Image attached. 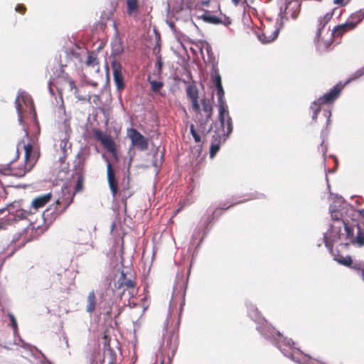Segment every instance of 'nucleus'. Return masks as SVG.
I'll list each match as a JSON object with an SVG mask.
<instances>
[{
    "label": "nucleus",
    "instance_id": "f257e3e1",
    "mask_svg": "<svg viewBox=\"0 0 364 364\" xmlns=\"http://www.w3.org/2000/svg\"><path fill=\"white\" fill-rule=\"evenodd\" d=\"M249 316L258 323L257 329L267 339L271 341L281 350L283 355L299 364H319V362L307 355L304 354L299 349L294 347L295 345L291 339L284 338L276 331L264 318H262L257 307L252 303L247 304Z\"/></svg>",
    "mask_w": 364,
    "mask_h": 364
},
{
    "label": "nucleus",
    "instance_id": "f03ea898",
    "mask_svg": "<svg viewBox=\"0 0 364 364\" xmlns=\"http://www.w3.org/2000/svg\"><path fill=\"white\" fill-rule=\"evenodd\" d=\"M329 212L331 219L333 220V224L331 225V228L324 233L323 242L329 252H332L334 243L341 242L339 245L345 246L350 243L346 238V242L341 241L344 235L341 234V232L342 227H343L346 230V225L351 224V223H349L346 219L343 218V213L338 209L336 203L330 205ZM345 237H346V234Z\"/></svg>",
    "mask_w": 364,
    "mask_h": 364
},
{
    "label": "nucleus",
    "instance_id": "7ed1b4c3",
    "mask_svg": "<svg viewBox=\"0 0 364 364\" xmlns=\"http://www.w3.org/2000/svg\"><path fill=\"white\" fill-rule=\"evenodd\" d=\"M358 213L364 220V209L358 210ZM346 239L350 244L357 245L358 247L364 246V221H352L351 224L346 225Z\"/></svg>",
    "mask_w": 364,
    "mask_h": 364
},
{
    "label": "nucleus",
    "instance_id": "20e7f679",
    "mask_svg": "<svg viewBox=\"0 0 364 364\" xmlns=\"http://www.w3.org/2000/svg\"><path fill=\"white\" fill-rule=\"evenodd\" d=\"M218 109L221 131L220 133L215 132V134L225 142L232 132V118L230 116L228 105L218 106Z\"/></svg>",
    "mask_w": 364,
    "mask_h": 364
},
{
    "label": "nucleus",
    "instance_id": "39448f33",
    "mask_svg": "<svg viewBox=\"0 0 364 364\" xmlns=\"http://www.w3.org/2000/svg\"><path fill=\"white\" fill-rule=\"evenodd\" d=\"M342 88L343 86L336 85L333 86L328 92H326L322 97H320L311 103L310 109L313 111V120L316 119L318 114L321 110V105L323 104L333 103L338 97Z\"/></svg>",
    "mask_w": 364,
    "mask_h": 364
},
{
    "label": "nucleus",
    "instance_id": "423d86ee",
    "mask_svg": "<svg viewBox=\"0 0 364 364\" xmlns=\"http://www.w3.org/2000/svg\"><path fill=\"white\" fill-rule=\"evenodd\" d=\"M25 150L24 159L26 165L23 168H19L17 169H4L2 171V173L4 175H13L17 177H22L25 176L26 172L31 171L33 166L36 159V156L33 155V146L31 144H28L23 146Z\"/></svg>",
    "mask_w": 364,
    "mask_h": 364
},
{
    "label": "nucleus",
    "instance_id": "0eeeda50",
    "mask_svg": "<svg viewBox=\"0 0 364 364\" xmlns=\"http://www.w3.org/2000/svg\"><path fill=\"white\" fill-rule=\"evenodd\" d=\"M70 132L60 131L59 134L60 142L56 144V152L59 155V161L64 163L67 156L71 149V144L69 142Z\"/></svg>",
    "mask_w": 364,
    "mask_h": 364
},
{
    "label": "nucleus",
    "instance_id": "6e6552de",
    "mask_svg": "<svg viewBox=\"0 0 364 364\" xmlns=\"http://www.w3.org/2000/svg\"><path fill=\"white\" fill-rule=\"evenodd\" d=\"M127 136L131 140L133 146L140 151H145L148 149V140L139 131L134 128L127 129Z\"/></svg>",
    "mask_w": 364,
    "mask_h": 364
},
{
    "label": "nucleus",
    "instance_id": "1a4fd4ad",
    "mask_svg": "<svg viewBox=\"0 0 364 364\" xmlns=\"http://www.w3.org/2000/svg\"><path fill=\"white\" fill-rule=\"evenodd\" d=\"M16 109L18 113V119L19 123L21 124L23 122V105L28 107L31 105V98L25 92L19 91L16 98Z\"/></svg>",
    "mask_w": 364,
    "mask_h": 364
},
{
    "label": "nucleus",
    "instance_id": "9d476101",
    "mask_svg": "<svg viewBox=\"0 0 364 364\" xmlns=\"http://www.w3.org/2000/svg\"><path fill=\"white\" fill-rule=\"evenodd\" d=\"M58 122L61 124V131L70 132V115L67 113L63 102H62L57 109Z\"/></svg>",
    "mask_w": 364,
    "mask_h": 364
},
{
    "label": "nucleus",
    "instance_id": "9b49d317",
    "mask_svg": "<svg viewBox=\"0 0 364 364\" xmlns=\"http://www.w3.org/2000/svg\"><path fill=\"white\" fill-rule=\"evenodd\" d=\"M128 272H125L124 270L121 272L120 276L117 279V285L119 289H123L129 290L131 294L134 292V284L132 281V276L130 274L127 277Z\"/></svg>",
    "mask_w": 364,
    "mask_h": 364
},
{
    "label": "nucleus",
    "instance_id": "f8f14e48",
    "mask_svg": "<svg viewBox=\"0 0 364 364\" xmlns=\"http://www.w3.org/2000/svg\"><path fill=\"white\" fill-rule=\"evenodd\" d=\"M111 66L113 71L114 84L117 90L120 92L124 87V79L121 72L122 65L119 62L113 61Z\"/></svg>",
    "mask_w": 364,
    "mask_h": 364
},
{
    "label": "nucleus",
    "instance_id": "ddd939ff",
    "mask_svg": "<svg viewBox=\"0 0 364 364\" xmlns=\"http://www.w3.org/2000/svg\"><path fill=\"white\" fill-rule=\"evenodd\" d=\"M107 177L109 189L112 196L114 198L118 192V183L115 177L114 171L108 160H107Z\"/></svg>",
    "mask_w": 364,
    "mask_h": 364
},
{
    "label": "nucleus",
    "instance_id": "4468645a",
    "mask_svg": "<svg viewBox=\"0 0 364 364\" xmlns=\"http://www.w3.org/2000/svg\"><path fill=\"white\" fill-rule=\"evenodd\" d=\"M279 33V28H276L273 31L264 30L261 35L258 36V38L262 43H269L277 38Z\"/></svg>",
    "mask_w": 364,
    "mask_h": 364
},
{
    "label": "nucleus",
    "instance_id": "2eb2a0df",
    "mask_svg": "<svg viewBox=\"0 0 364 364\" xmlns=\"http://www.w3.org/2000/svg\"><path fill=\"white\" fill-rule=\"evenodd\" d=\"M355 28V23L350 21L348 19L345 23L336 26L332 31L334 36H341L347 31L353 30Z\"/></svg>",
    "mask_w": 364,
    "mask_h": 364
},
{
    "label": "nucleus",
    "instance_id": "dca6fc26",
    "mask_svg": "<svg viewBox=\"0 0 364 364\" xmlns=\"http://www.w3.org/2000/svg\"><path fill=\"white\" fill-rule=\"evenodd\" d=\"M51 194L47 193L34 198L32 201V207L38 209L44 206L50 199Z\"/></svg>",
    "mask_w": 364,
    "mask_h": 364
},
{
    "label": "nucleus",
    "instance_id": "f3484780",
    "mask_svg": "<svg viewBox=\"0 0 364 364\" xmlns=\"http://www.w3.org/2000/svg\"><path fill=\"white\" fill-rule=\"evenodd\" d=\"M299 4L298 1H289L287 4V6L285 8V12L287 14H289L290 11H291V16L293 19H296L299 16Z\"/></svg>",
    "mask_w": 364,
    "mask_h": 364
},
{
    "label": "nucleus",
    "instance_id": "a211bd4d",
    "mask_svg": "<svg viewBox=\"0 0 364 364\" xmlns=\"http://www.w3.org/2000/svg\"><path fill=\"white\" fill-rule=\"evenodd\" d=\"M223 143V140L220 139L218 136H217V134H215L213 136V141L210 146V158H213L215 154L220 149V146L221 143Z\"/></svg>",
    "mask_w": 364,
    "mask_h": 364
},
{
    "label": "nucleus",
    "instance_id": "6ab92c4d",
    "mask_svg": "<svg viewBox=\"0 0 364 364\" xmlns=\"http://www.w3.org/2000/svg\"><path fill=\"white\" fill-rule=\"evenodd\" d=\"M87 301L86 311L88 313H92L95 309L96 304V296L93 291L89 293Z\"/></svg>",
    "mask_w": 364,
    "mask_h": 364
},
{
    "label": "nucleus",
    "instance_id": "aec40b11",
    "mask_svg": "<svg viewBox=\"0 0 364 364\" xmlns=\"http://www.w3.org/2000/svg\"><path fill=\"white\" fill-rule=\"evenodd\" d=\"M112 54L118 55L123 52V47L122 46L121 40L116 37L111 43Z\"/></svg>",
    "mask_w": 364,
    "mask_h": 364
},
{
    "label": "nucleus",
    "instance_id": "412c9836",
    "mask_svg": "<svg viewBox=\"0 0 364 364\" xmlns=\"http://www.w3.org/2000/svg\"><path fill=\"white\" fill-rule=\"evenodd\" d=\"M364 18V9H360L350 15L348 20L355 23V26Z\"/></svg>",
    "mask_w": 364,
    "mask_h": 364
},
{
    "label": "nucleus",
    "instance_id": "4be33fe9",
    "mask_svg": "<svg viewBox=\"0 0 364 364\" xmlns=\"http://www.w3.org/2000/svg\"><path fill=\"white\" fill-rule=\"evenodd\" d=\"M217 90L218 95V106H225L227 105L225 99V91L223 90V85H218L215 87Z\"/></svg>",
    "mask_w": 364,
    "mask_h": 364
},
{
    "label": "nucleus",
    "instance_id": "5701e85b",
    "mask_svg": "<svg viewBox=\"0 0 364 364\" xmlns=\"http://www.w3.org/2000/svg\"><path fill=\"white\" fill-rule=\"evenodd\" d=\"M127 14L129 16H135L138 11L137 0H127Z\"/></svg>",
    "mask_w": 364,
    "mask_h": 364
},
{
    "label": "nucleus",
    "instance_id": "b1692460",
    "mask_svg": "<svg viewBox=\"0 0 364 364\" xmlns=\"http://www.w3.org/2000/svg\"><path fill=\"white\" fill-rule=\"evenodd\" d=\"M186 95L190 100L198 99V88L194 85H189L186 87Z\"/></svg>",
    "mask_w": 364,
    "mask_h": 364
},
{
    "label": "nucleus",
    "instance_id": "393cba45",
    "mask_svg": "<svg viewBox=\"0 0 364 364\" xmlns=\"http://www.w3.org/2000/svg\"><path fill=\"white\" fill-rule=\"evenodd\" d=\"M201 103L203 105V111L205 113V122H207L212 116L213 107L205 100H201Z\"/></svg>",
    "mask_w": 364,
    "mask_h": 364
},
{
    "label": "nucleus",
    "instance_id": "a878e982",
    "mask_svg": "<svg viewBox=\"0 0 364 364\" xmlns=\"http://www.w3.org/2000/svg\"><path fill=\"white\" fill-rule=\"evenodd\" d=\"M100 142L109 151H113L114 150V144L110 136L107 135L105 137H103V139H101Z\"/></svg>",
    "mask_w": 364,
    "mask_h": 364
},
{
    "label": "nucleus",
    "instance_id": "bb28decb",
    "mask_svg": "<svg viewBox=\"0 0 364 364\" xmlns=\"http://www.w3.org/2000/svg\"><path fill=\"white\" fill-rule=\"evenodd\" d=\"M148 81L151 85V89L154 92H159L160 89L164 86V83L162 82L152 80L151 77L148 78Z\"/></svg>",
    "mask_w": 364,
    "mask_h": 364
},
{
    "label": "nucleus",
    "instance_id": "cd10ccee",
    "mask_svg": "<svg viewBox=\"0 0 364 364\" xmlns=\"http://www.w3.org/2000/svg\"><path fill=\"white\" fill-rule=\"evenodd\" d=\"M338 264L346 267H350L352 264V258L350 256L338 257L334 259Z\"/></svg>",
    "mask_w": 364,
    "mask_h": 364
},
{
    "label": "nucleus",
    "instance_id": "c85d7f7f",
    "mask_svg": "<svg viewBox=\"0 0 364 364\" xmlns=\"http://www.w3.org/2000/svg\"><path fill=\"white\" fill-rule=\"evenodd\" d=\"M203 18L204 19L205 21L208 22V23H212L214 24H218L220 22V18L211 15L209 12L205 13L203 16Z\"/></svg>",
    "mask_w": 364,
    "mask_h": 364
},
{
    "label": "nucleus",
    "instance_id": "c756f323",
    "mask_svg": "<svg viewBox=\"0 0 364 364\" xmlns=\"http://www.w3.org/2000/svg\"><path fill=\"white\" fill-rule=\"evenodd\" d=\"M211 77L213 80L215 87L222 85L221 76L218 70L215 67L213 68V73L211 74Z\"/></svg>",
    "mask_w": 364,
    "mask_h": 364
},
{
    "label": "nucleus",
    "instance_id": "7c9ffc66",
    "mask_svg": "<svg viewBox=\"0 0 364 364\" xmlns=\"http://www.w3.org/2000/svg\"><path fill=\"white\" fill-rule=\"evenodd\" d=\"M364 75V68H360L358 70H356L354 73H353L350 77H349L348 80L346 82V83L358 79V77H361Z\"/></svg>",
    "mask_w": 364,
    "mask_h": 364
},
{
    "label": "nucleus",
    "instance_id": "2f4dec72",
    "mask_svg": "<svg viewBox=\"0 0 364 364\" xmlns=\"http://www.w3.org/2000/svg\"><path fill=\"white\" fill-rule=\"evenodd\" d=\"M98 63L97 58L93 55H90L87 56L86 60V65L87 66L95 67Z\"/></svg>",
    "mask_w": 364,
    "mask_h": 364
},
{
    "label": "nucleus",
    "instance_id": "473e14b6",
    "mask_svg": "<svg viewBox=\"0 0 364 364\" xmlns=\"http://www.w3.org/2000/svg\"><path fill=\"white\" fill-rule=\"evenodd\" d=\"M190 132H191V135L193 136L195 141L196 143H199L201 141V139H200V135L196 132V131L195 130V128H194V125L193 124H191V127H190Z\"/></svg>",
    "mask_w": 364,
    "mask_h": 364
},
{
    "label": "nucleus",
    "instance_id": "72a5a7b5",
    "mask_svg": "<svg viewBox=\"0 0 364 364\" xmlns=\"http://www.w3.org/2000/svg\"><path fill=\"white\" fill-rule=\"evenodd\" d=\"M9 318H10L11 326L14 330V334H16V333H17V330H18L17 321L16 320L15 316L12 314H9Z\"/></svg>",
    "mask_w": 364,
    "mask_h": 364
},
{
    "label": "nucleus",
    "instance_id": "f704fd0d",
    "mask_svg": "<svg viewBox=\"0 0 364 364\" xmlns=\"http://www.w3.org/2000/svg\"><path fill=\"white\" fill-rule=\"evenodd\" d=\"M191 102H192V108L197 113V114H200L201 112V109L200 108V105L198 104V99H195V100H191Z\"/></svg>",
    "mask_w": 364,
    "mask_h": 364
},
{
    "label": "nucleus",
    "instance_id": "c9c22d12",
    "mask_svg": "<svg viewBox=\"0 0 364 364\" xmlns=\"http://www.w3.org/2000/svg\"><path fill=\"white\" fill-rule=\"evenodd\" d=\"M286 20H287V18L284 16L279 14V18L277 19V27L276 28H279V31H280L281 28L283 27L284 23Z\"/></svg>",
    "mask_w": 364,
    "mask_h": 364
},
{
    "label": "nucleus",
    "instance_id": "e433bc0d",
    "mask_svg": "<svg viewBox=\"0 0 364 364\" xmlns=\"http://www.w3.org/2000/svg\"><path fill=\"white\" fill-rule=\"evenodd\" d=\"M162 66H163V63H162L161 57V56H157V58H156V67L158 68L159 73L161 70Z\"/></svg>",
    "mask_w": 364,
    "mask_h": 364
},
{
    "label": "nucleus",
    "instance_id": "4c0bfd02",
    "mask_svg": "<svg viewBox=\"0 0 364 364\" xmlns=\"http://www.w3.org/2000/svg\"><path fill=\"white\" fill-rule=\"evenodd\" d=\"M95 136L97 140L101 141V139H103V137H105L107 135L104 134L101 131L96 130L95 132Z\"/></svg>",
    "mask_w": 364,
    "mask_h": 364
},
{
    "label": "nucleus",
    "instance_id": "58836bf2",
    "mask_svg": "<svg viewBox=\"0 0 364 364\" xmlns=\"http://www.w3.org/2000/svg\"><path fill=\"white\" fill-rule=\"evenodd\" d=\"M333 3L338 6H344L348 3L346 0H333Z\"/></svg>",
    "mask_w": 364,
    "mask_h": 364
},
{
    "label": "nucleus",
    "instance_id": "ea45409f",
    "mask_svg": "<svg viewBox=\"0 0 364 364\" xmlns=\"http://www.w3.org/2000/svg\"><path fill=\"white\" fill-rule=\"evenodd\" d=\"M323 115L327 118V124H328L330 123V117L331 115V111L324 110Z\"/></svg>",
    "mask_w": 364,
    "mask_h": 364
},
{
    "label": "nucleus",
    "instance_id": "a19ab883",
    "mask_svg": "<svg viewBox=\"0 0 364 364\" xmlns=\"http://www.w3.org/2000/svg\"><path fill=\"white\" fill-rule=\"evenodd\" d=\"M15 10H16L17 12H19V13H21V14H23L24 11H25V8H24L22 5L18 4V5L16 6Z\"/></svg>",
    "mask_w": 364,
    "mask_h": 364
},
{
    "label": "nucleus",
    "instance_id": "79ce46f5",
    "mask_svg": "<svg viewBox=\"0 0 364 364\" xmlns=\"http://www.w3.org/2000/svg\"><path fill=\"white\" fill-rule=\"evenodd\" d=\"M321 151H322L323 154L325 155L326 151H327V148H326V146H324V141H323L321 144Z\"/></svg>",
    "mask_w": 364,
    "mask_h": 364
},
{
    "label": "nucleus",
    "instance_id": "37998d69",
    "mask_svg": "<svg viewBox=\"0 0 364 364\" xmlns=\"http://www.w3.org/2000/svg\"><path fill=\"white\" fill-rule=\"evenodd\" d=\"M19 342L21 343L20 344L19 343H15L16 345H18V346H23V347H25L26 346V343L23 342V341H22L21 338L19 339Z\"/></svg>",
    "mask_w": 364,
    "mask_h": 364
},
{
    "label": "nucleus",
    "instance_id": "c03bdc74",
    "mask_svg": "<svg viewBox=\"0 0 364 364\" xmlns=\"http://www.w3.org/2000/svg\"><path fill=\"white\" fill-rule=\"evenodd\" d=\"M176 349V347H174L173 349L172 350L171 356L168 358V360H169L170 362L171 361L172 358L174 356V353H175Z\"/></svg>",
    "mask_w": 364,
    "mask_h": 364
},
{
    "label": "nucleus",
    "instance_id": "a18cd8bd",
    "mask_svg": "<svg viewBox=\"0 0 364 364\" xmlns=\"http://www.w3.org/2000/svg\"><path fill=\"white\" fill-rule=\"evenodd\" d=\"M168 26L173 31H175L174 25L172 22L168 23Z\"/></svg>",
    "mask_w": 364,
    "mask_h": 364
},
{
    "label": "nucleus",
    "instance_id": "49530a36",
    "mask_svg": "<svg viewBox=\"0 0 364 364\" xmlns=\"http://www.w3.org/2000/svg\"><path fill=\"white\" fill-rule=\"evenodd\" d=\"M360 277H362V279L364 282V269L360 270Z\"/></svg>",
    "mask_w": 364,
    "mask_h": 364
},
{
    "label": "nucleus",
    "instance_id": "de8ad7c7",
    "mask_svg": "<svg viewBox=\"0 0 364 364\" xmlns=\"http://www.w3.org/2000/svg\"><path fill=\"white\" fill-rule=\"evenodd\" d=\"M209 1H205L202 2L203 6H208L209 4Z\"/></svg>",
    "mask_w": 364,
    "mask_h": 364
},
{
    "label": "nucleus",
    "instance_id": "09e8293b",
    "mask_svg": "<svg viewBox=\"0 0 364 364\" xmlns=\"http://www.w3.org/2000/svg\"><path fill=\"white\" fill-rule=\"evenodd\" d=\"M232 3L237 6L239 4V0H232Z\"/></svg>",
    "mask_w": 364,
    "mask_h": 364
},
{
    "label": "nucleus",
    "instance_id": "8fccbe9b",
    "mask_svg": "<svg viewBox=\"0 0 364 364\" xmlns=\"http://www.w3.org/2000/svg\"><path fill=\"white\" fill-rule=\"evenodd\" d=\"M12 205H9L7 206L8 211L11 213Z\"/></svg>",
    "mask_w": 364,
    "mask_h": 364
},
{
    "label": "nucleus",
    "instance_id": "3c124183",
    "mask_svg": "<svg viewBox=\"0 0 364 364\" xmlns=\"http://www.w3.org/2000/svg\"><path fill=\"white\" fill-rule=\"evenodd\" d=\"M80 188V185L79 183L76 186V190L78 191Z\"/></svg>",
    "mask_w": 364,
    "mask_h": 364
},
{
    "label": "nucleus",
    "instance_id": "603ef678",
    "mask_svg": "<svg viewBox=\"0 0 364 364\" xmlns=\"http://www.w3.org/2000/svg\"><path fill=\"white\" fill-rule=\"evenodd\" d=\"M350 211L352 213H355V210L352 208H350Z\"/></svg>",
    "mask_w": 364,
    "mask_h": 364
},
{
    "label": "nucleus",
    "instance_id": "864d4df0",
    "mask_svg": "<svg viewBox=\"0 0 364 364\" xmlns=\"http://www.w3.org/2000/svg\"><path fill=\"white\" fill-rule=\"evenodd\" d=\"M59 203H60L59 200H57V201H56V204L58 205V204H59Z\"/></svg>",
    "mask_w": 364,
    "mask_h": 364
},
{
    "label": "nucleus",
    "instance_id": "5fc2aeb1",
    "mask_svg": "<svg viewBox=\"0 0 364 364\" xmlns=\"http://www.w3.org/2000/svg\"><path fill=\"white\" fill-rule=\"evenodd\" d=\"M230 207H231V205H229L228 206L226 207V209H228Z\"/></svg>",
    "mask_w": 364,
    "mask_h": 364
},
{
    "label": "nucleus",
    "instance_id": "6e6d98bb",
    "mask_svg": "<svg viewBox=\"0 0 364 364\" xmlns=\"http://www.w3.org/2000/svg\"><path fill=\"white\" fill-rule=\"evenodd\" d=\"M230 207H231V205H229L228 206L226 207V209H228Z\"/></svg>",
    "mask_w": 364,
    "mask_h": 364
},
{
    "label": "nucleus",
    "instance_id": "4d7b16f0",
    "mask_svg": "<svg viewBox=\"0 0 364 364\" xmlns=\"http://www.w3.org/2000/svg\"><path fill=\"white\" fill-rule=\"evenodd\" d=\"M230 207H231V205H229L228 206L226 207V209H228Z\"/></svg>",
    "mask_w": 364,
    "mask_h": 364
},
{
    "label": "nucleus",
    "instance_id": "13d9d810",
    "mask_svg": "<svg viewBox=\"0 0 364 364\" xmlns=\"http://www.w3.org/2000/svg\"><path fill=\"white\" fill-rule=\"evenodd\" d=\"M230 207H231V205H229L228 206L226 207V209H228Z\"/></svg>",
    "mask_w": 364,
    "mask_h": 364
},
{
    "label": "nucleus",
    "instance_id": "bf43d9fd",
    "mask_svg": "<svg viewBox=\"0 0 364 364\" xmlns=\"http://www.w3.org/2000/svg\"><path fill=\"white\" fill-rule=\"evenodd\" d=\"M153 165H154V166H156V164L155 162H153Z\"/></svg>",
    "mask_w": 364,
    "mask_h": 364
},
{
    "label": "nucleus",
    "instance_id": "052dcab7",
    "mask_svg": "<svg viewBox=\"0 0 364 364\" xmlns=\"http://www.w3.org/2000/svg\"><path fill=\"white\" fill-rule=\"evenodd\" d=\"M66 345H67V346H68V340L66 341Z\"/></svg>",
    "mask_w": 364,
    "mask_h": 364
},
{
    "label": "nucleus",
    "instance_id": "680f3d73",
    "mask_svg": "<svg viewBox=\"0 0 364 364\" xmlns=\"http://www.w3.org/2000/svg\"><path fill=\"white\" fill-rule=\"evenodd\" d=\"M160 364H164V360H162L161 361V363H160Z\"/></svg>",
    "mask_w": 364,
    "mask_h": 364
},
{
    "label": "nucleus",
    "instance_id": "e2e57ef3",
    "mask_svg": "<svg viewBox=\"0 0 364 364\" xmlns=\"http://www.w3.org/2000/svg\"><path fill=\"white\" fill-rule=\"evenodd\" d=\"M73 85V82H70V85L72 86Z\"/></svg>",
    "mask_w": 364,
    "mask_h": 364
},
{
    "label": "nucleus",
    "instance_id": "0e129e2a",
    "mask_svg": "<svg viewBox=\"0 0 364 364\" xmlns=\"http://www.w3.org/2000/svg\"><path fill=\"white\" fill-rule=\"evenodd\" d=\"M171 343V340L167 341V343Z\"/></svg>",
    "mask_w": 364,
    "mask_h": 364
},
{
    "label": "nucleus",
    "instance_id": "69168bd1",
    "mask_svg": "<svg viewBox=\"0 0 364 364\" xmlns=\"http://www.w3.org/2000/svg\"><path fill=\"white\" fill-rule=\"evenodd\" d=\"M171 343V340L167 341V343Z\"/></svg>",
    "mask_w": 364,
    "mask_h": 364
}]
</instances>
